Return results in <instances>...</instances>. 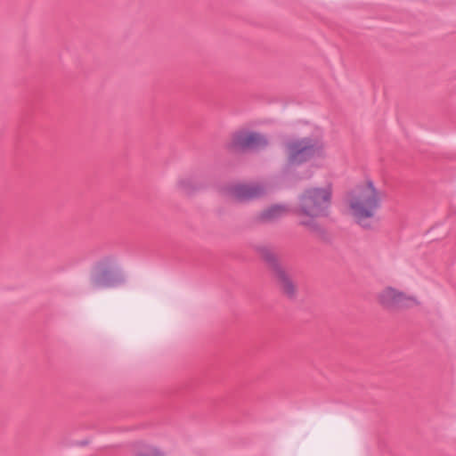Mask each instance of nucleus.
Wrapping results in <instances>:
<instances>
[{"label":"nucleus","mask_w":456,"mask_h":456,"mask_svg":"<svg viewBox=\"0 0 456 456\" xmlns=\"http://www.w3.org/2000/svg\"><path fill=\"white\" fill-rule=\"evenodd\" d=\"M383 192L373 182L358 185L348 193V205L356 224L365 230L373 228L372 219L381 207Z\"/></svg>","instance_id":"obj_1"},{"label":"nucleus","mask_w":456,"mask_h":456,"mask_svg":"<svg viewBox=\"0 0 456 456\" xmlns=\"http://www.w3.org/2000/svg\"><path fill=\"white\" fill-rule=\"evenodd\" d=\"M253 249L265 264L280 291L288 298L294 299L297 294V284L273 248L258 243L253 245Z\"/></svg>","instance_id":"obj_2"},{"label":"nucleus","mask_w":456,"mask_h":456,"mask_svg":"<svg viewBox=\"0 0 456 456\" xmlns=\"http://www.w3.org/2000/svg\"><path fill=\"white\" fill-rule=\"evenodd\" d=\"M126 275L118 265L117 256L107 255L93 265L89 283L92 289L116 288L126 283Z\"/></svg>","instance_id":"obj_3"},{"label":"nucleus","mask_w":456,"mask_h":456,"mask_svg":"<svg viewBox=\"0 0 456 456\" xmlns=\"http://www.w3.org/2000/svg\"><path fill=\"white\" fill-rule=\"evenodd\" d=\"M286 165L283 172L288 174L292 167H298L321 155L322 145L312 137H291L283 142Z\"/></svg>","instance_id":"obj_4"},{"label":"nucleus","mask_w":456,"mask_h":456,"mask_svg":"<svg viewBox=\"0 0 456 456\" xmlns=\"http://www.w3.org/2000/svg\"><path fill=\"white\" fill-rule=\"evenodd\" d=\"M332 200V187L309 188L298 197V205L295 210L298 216L305 217H324L329 215Z\"/></svg>","instance_id":"obj_5"},{"label":"nucleus","mask_w":456,"mask_h":456,"mask_svg":"<svg viewBox=\"0 0 456 456\" xmlns=\"http://www.w3.org/2000/svg\"><path fill=\"white\" fill-rule=\"evenodd\" d=\"M270 144L267 135L248 129H240L232 134L226 148L231 151H260Z\"/></svg>","instance_id":"obj_6"},{"label":"nucleus","mask_w":456,"mask_h":456,"mask_svg":"<svg viewBox=\"0 0 456 456\" xmlns=\"http://www.w3.org/2000/svg\"><path fill=\"white\" fill-rule=\"evenodd\" d=\"M379 305L388 312H403L419 305L414 295L408 294L394 287H386L377 296Z\"/></svg>","instance_id":"obj_7"},{"label":"nucleus","mask_w":456,"mask_h":456,"mask_svg":"<svg viewBox=\"0 0 456 456\" xmlns=\"http://www.w3.org/2000/svg\"><path fill=\"white\" fill-rule=\"evenodd\" d=\"M210 183V175L207 171L196 169L179 176L175 183V188L184 195L192 196L208 189Z\"/></svg>","instance_id":"obj_8"},{"label":"nucleus","mask_w":456,"mask_h":456,"mask_svg":"<svg viewBox=\"0 0 456 456\" xmlns=\"http://www.w3.org/2000/svg\"><path fill=\"white\" fill-rule=\"evenodd\" d=\"M231 195L240 202L257 200L266 194V187L261 183L235 184L230 189Z\"/></svg>","instance_id":"obj_9"},{"label":"nucleus","mask_w":456,"mask_h":456,"mask_svg":"<svg viewBox=\"0 0 456 456\" xmlns=\"http://www.w3.org/2000/svg\"><path fill=\"white\" fill-rule=\"evenodd\" d=\"M288 212L287 205L274 204L258 213L256 221L260 224H273L286 216Z\"/></svg>","instance_id":"obj_10"},{"label":"nucleus","mask_w":456,"mask_h":456,"mask_svg":"<svg viewBox=\"0 0 456 456\" xmlns=\"http://www.w3.org/2000/svg\"><path fill=\"white\" fill-rule=\"evenodd\" d=\"M134 456H165V453L158 447L138 442L134 447Z\"/></svg>","instance_id":"obj_11"},{"label":"nucleus","mask_w":456,"mask_h":456,"mask_svg":"<svg viewBox=\"0 0 456 456\" xmlns=\"http://www.w3.org/2000/svg\"><path fill=\"white\" fill-rule=\"evenodd\" d=\"M317 217H307L305 220H301L300 224L306 227L312 232L316 233L320 237L325 235L324 228L316 221Z\"/></svg>","instance_id":"obj_12"},{"label":"nucleus","mask_w":456,"mask_h":456,"mask_svg":"<svg viewBox=\"0 0 456 456\" xmlns=\"http://www.w3.org/2000/svg\"><path fill=\"white\" fill-rule=\"evenodd\" d=\"M312 175L311 172L307 171L306 174L304 176L299 177V179H307L310 178Z\"/></svg>","instance_id":"obj_13"},{"label":"nucleus","mask_w":456,"mask_h":456,"mask_svg":"<svg viewBox=\"0 0 456 456\" xmlns=\"http://www.w3.org/2000/svg\"><path fill=\"white\" fill-rule=\"evenodd\" d=\"M87 444H88V442L86 440L81 441V442L78 443V444L82 445V446L86 445Z\"/></svg>","instance_id":"obj_14"}]
</instances>
